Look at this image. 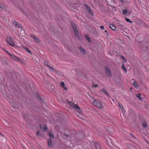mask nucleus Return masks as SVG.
<instances>
[{"label": "nucleus", "mask_w": 149, "mask_h": 149, "mask_svg": "<svg viewBox=\"0 0 149 149\" xmlns=\"http://www.w3.org/2000/svg\"><path fill=\"white\" fill-rule=\"evenodd\" d=\"M15 58H15L14 59L15 60L19 62H21V63H22L23 62V61H22L20 58H18L16 56Z\"/></svg>", "instance_id": "nucleus-13"}, {"label": "nucleus", "mask_w": 149, "mask_h": 149, "mask_svg": "<svg viewBox=\"0 0 149 149\" xmlns=\"http://www.w3.org/2000/svg\"><path fill=\"white\" fill-rule=\"evenodd\" d=\"M60 83L61 86L62 88H63L64 90H67V87L65 86L64 83L62 81H61Z\"/></svg>", "instance_id": "nucleus-7"}, {"label": "nucleus", "mask_w": 149, "mask_h": 149, "mask_svg": "<svg viewBox=\"0 0 149 149\" xmlns=\"http://www.w3.org/2000/svg\"><path fill=\"white\" fill-rule=\"evenodd\" d=\"M79 48L80 51L83 54L85 55L86 54V52L84 49L80 47Z\"/></svg>", "instance_id": "nucleus-6"}, {"label": "nucleus", "mask_w": 149, "mask_h": 149, "mask_svg": "<svg viewBox=\"0 0 149 149\" xmlns=\"http://www.w3.org/2000/svg\"><path fill=\"white\" fill-rule=\"evenodd\" d=\"M93 105L99 109H103L104 106L102 102L98 100L94 101L93 102Z\"/></svg>", "instance_id": "nucleus-1"}, {"label": "nucleus", "mask_w": 149, "mask_h": 149, "mask_svg": "<svg viewBox=\"0 0 149 149\" xmlns=\"http://www.w3.org/2000/svg\"><path fill=\"white\" fill-rule=\"evenodd\" d=\"M125 20L127 22L131 23H132V22H133L132 21L130 20L129 19L127 18H125Z\"/></svg>", "instance_id": "nucleus-25"}, {"label": "nucleus", "mask_w": 149, "mask_h": 149, "mask_svg": "<svg viewBox=\"0 0 149 149\" xmlns=\"http://www.w3.org/2000/svg\"><path fill=\"white\" fill-rule=\"evenodd\" d=\"M73 107L75 108L76 109L78 110L79 113L81 112V111L80 109V108L76 104H74Z\"/></svg>", "instance_id": "nucleus-8"}, {"label": "nucleus", "mask_w": 149, "mask_h": 149, "mask_svg": "<svg viewBox=\"0 0 149 149\" xmlns=\"http://www.w3.org/2000/svg\"><path fill=\"white\" fill-rule=\"evenodd\" d=\"M31 36L33 39L34 38V37H36L34 36L33 35H31Z\"/></svg>", "instance_id": "nucleus-38"}, {"label": "nucleus", "mask_w": 149, "mask_h": 149, "mask_svg": "<svg viewBox=\"0 0 149 149\" xmlns=\"http://www.w3.org/2000/svg\"><path fill=\"white\" fill-rule=\"evenodd\" d=\"M110 28L113 30H115L116 29V28L115 26L113 24H110L109 26Z\"/></svg>", "instance_id": "nucleus-14"}, {"label": "nucleus", "mask_w": 149, "mask_h": 149, "mask_svg": "<svg viewBox=\"0 0 149 149\" xmlns=\"http://www.w3.org/2000/svg\"><path fill=\"white\" fill-rule=\"evenodd\" d=\"M101 91L107 95L109 97V95L107 92V90L105 88H103L101 90Z\"/></svg>", "instance_id": "nucleus-9"}, {"label": "nucleus", "mask_w": 149, "mask_h": 149, "mask_svg": "<svg viewBox=\"0 0 149 149\" xmlns=\"http://www.w3.org/2000/svg\"><path fill=\"white\" fill-rule=\"evenodd\" d=\"M0 8L3 9H6V7L5 6L0 3Z\"/></svg>", "instance_id": "nucleus-17"}, {"label": "nucleus", "mask_w": 149, "mask_h": 149, "mask_svg": "<svg viewBox=\"0 0 149 149\" xmlns=\"http://www.w3.org/2000/svg\"><path fill=\"white\" fill-rule=\"evenodd\" d=\"M142 126L143 127H147V124L146 123L144 122L142 124Z\"/></svg>", "instance_id": "nucleus-22"}, {"label": "nucleus", "mask_w": 149, "mask_h": 149, "mask_svg": "<svg viewBox=\"0 0 149 149\" xmlns=\"http://www.w3.org/2000/svg\"><path fill=\"white\" fill-rule=\"evenodd\" d=\"M48 67L52 70H54V69H53V68L51 67L50 66H48Z\"/></svg>", "instance_id": "nucleus-36"}, {"label": "nucleus", "mask_w": 149, "mask_h": 149, "mask_svg": "<svg viewBox=\"0 0 149 149\" xmlns=\"http://www.w3.org/2000/svg\"><path fill=\"white\" fill-rule=\"evenodd\" d=\"M0 134L1 135H2V134L1 133H0Z\"/></svg>", "instance_id": "nucleus-44"}, {"label": "nucleus", "mask_w": 149, "mask_h": 149, "mask_svg": "<svg viewBox=\"0 0 149 149\" xmlns=\"http://www.w3.org/2000/svg\"><path fill=\"white\" fill-rule=\"evenodd\" d=\"M6 52L9 55H10V56H11L12 58H13L14 59L15 58H16L15 57H16V56L14 55H12V54L11 53H10V52H8V51H7V50H6Z\"/></svg>", "instance_id": "nucleus-11"}, {"label": "nucleus", "mask_w": 149, "mask_h": 149, "mask_svg": "<svg viewBox=\"0 0 149 149\" xmlns=\"http://www.w3.org/2000/svg\"><path fill=\"white\" fill-rule=\"evenodd\" d=\"M131 135H132V136L133 137H134V136H133V134H131Z\"/></svg>", "instance_id": "nucleus-42"}, {"label": "nucleus", "mask_w": 149, "mask_h": 149, "mask_svg": "<svg viewBox=\"0 0 149 149\" xmlns=\"http://www.w3.org/2000/svg\"><path fill=\"white\" fill-rule=\"evenodd\" d=\"M100 28L101 29L104 30V27L103 26H100Z\"/></svg>", "instance_id": "nucleus-34"}, {"label": "nucleus", "mask_w": 149, "mask_h": 149, "mask_svg": "<svg viewBox=\"0 0 149 149\" xmlns=\"http://www.w3.org/2000/svg\"><path fill=\"white\" fill-rule=\"evenodd\" d=\"M121 57L123 61L125 62H126V59L123 56H121Z\"/></svg>", "instance_id": "nucleus-28"}, {"label": "nucleus", "mask_w": 149, "mask_h": 149, "mask_svg": "<svg viewBox=\"0 0 149 149\" xmlns=\"http://www.w3.org/2000/svg\"><path fill=\"white\" fill-rule=\"evenodd\" d=\"M22 12H23V13H24V11H23Z\"/></svg>", "instance_id": "nucleus-43"}, {"label": "nucleus", "mask_w": 149, "mask_h": 149, "mask_svg": "<svg viewBox=\"0 0 149 149\" xmlns=\"http://www.w3.org/2000/svg\"><path fill=\"white\" fill-rule=\"evenodd\" d=\"M93 86L95 87H98V86L97 84H93Z\"/></svg>", "instance_id": "nucleus-33"}, {"label": "nucleus", "mask_w": 149, "mask_h": 149, "mask_svg": "<svg viewBox=\"0 0 149 149\" xmlns=\"http://www.w3.org/2000/svg\"><path fill=\"white\" fill-rule=\"evenodd\" d=\"M86 39L88 41V42H90L91 41V40L89 38V37L88 36H86Z\"/></svg>", "instance_id": "nucleus-21"}, {"label": "nucleus", "mask_w": 149, "mask_h": 149, "mask_svg": "<svg viewBox=\"0 0 149 149\" xmlns=\"http://www.w3.org/2000/svg\"><path fill=\"white\" fill-rule=\"evenodd\" d=\"M127 12V11L126 10H125L123 11V14H126Z\"/></svg>", "instance_id": "nucleus-32"}, {"label": "nucleus", "mask_w": 149, "mask_h": 149, "mask_svg": "<svg viewBox=\"0 0 149 149\" xmlns=\"http://www.w3.org/2000/svg\"><path fill=\"white\" fill-rule=\"evenodd\" d=\"M104 32L106 33H107V36H109V34H108V32H107V30H105L104 31Z\"/></svg>", "instance_id": "nucleus-37"}, {"label": "nucleus", "mask_w": 149, "mask_h": 149, "mask_svg": "<svg viewBox=\"0 0 149 149\" xmlns=\"http://www.w3.org/2000/svg\"><path fill=\"white\" fill-rule=\"evenodd\" d=\"M54 71L56 72H57V71L56 70H54Z\"/></svg>", "instance_id": "nucleus-41"}, {"label": "nucleus", "mask_w": 149, "mask_h": 149, "mask_svg": "<svg viewBox=\"0 0 149 149\" xmlns=\"http://www.w3.org/2000/svg\"><path fill=\"white\" fill-rule=\"evenodd\" d=\"M118 105L119 107L121 109L123 113H124L125 112V110L123 108V106L121 105L120 103H118Z\"/></svg>", "instance_id": "nucleus-12"}, {"label": "nucleus", "mask_w": 149, "mask_h": 149, "mask_svg": "<svg viewBox=\"0 0 149 149\" xmlns=\"http://www.w3.org/2000/svg\"><path fill=\"white\" fill-rule=\"evenodd\" d=\"M136 97L140 100H142V98L141 97V94L139 93L138 94L136 95Z\"/></svg>", "instance_id": "nucleus-19"}, {"label": "nucleus", "mask_w": 149, "mask_h": 149, "mask_svg": "<svg viewBox=\"0 0 149 149\" xmlns=\"http://www.w3.org/2000/svg\"><path fill=\"white\" fill-rule=\"evenodd\" d=\"M7 43L10 45L12 46H15V44L14 42L13 41V40L10 37H7Z\"/></svg>", "instance_id": "nucleus-2"}, {"label": "nucleus", "mask_w": 149, "mask_h": 149, "mask_svg": "<svg viewBox=\"0 0 149 149\" xmlns=\"http://www.w3.org/2000/svg\"><path fill=\"white\" fill-rule=\"evenodd\" d=\"M132 80H134V79H132Z\"/></svg>", "instance_id": "nucleus-45"}, {"label": "nucleus", "mask_w": 149, "mask_h": 149, "mask_svg": "<svg viewBox=\"0 0 149 149\" xmlns=\"http://www.w3.org/2000/svg\"><path fill=\"white\" fill-rule=\"evenodd\" d=\"M69 105L71 107H73L74 106V104L71 102H70L69 103Z\"/></svg>", "instance_id": "nucleus-27"}, {"label": "nucleus", "mask_w": 149, "mask_h": 149, "mask_svg": "<svg viewBox=\"0 0 149 149\" xmlns=\"http://www.w3.org/2000/svg\"><path fill=\"white\" fill-rule=\"evenodd\" d=\"M47 144L48 146L50 147H51L52 146V141L50 139H49L48 141Z\"/></svg>", "instance_id": "nucleus-10"}, {"label": "nucleus", "mask_w": 149, "mask_h": 149, "mask_svg": "<svg viewBox=\"0 0 149 149\" xmlns=\"http://www.w3.org/2000/svg\"><path fill=\"white\" fill-rule=\"evenodd\" d=\"M49 136L52 138H54V136L53 135L52 133L51 132H50L49 133Z\"/></svg>", "instance_id": "nucleus-24"}, {"label": "nucleus", "mask_w": 149, "mask_h": 149, "mask_svg": "<svg viewBox=\"0 0 149 149\" xmlns=\"http://www.w3.org/2000/svg\"><path fill=\"white\" fill-rule=\"evenodd\" d=\"M63 2H65V1H67V0H62Z\"/></svg>", "instance_id": "nucleus-40"}, {"label": "nucleus", "mask_w": 149, "mask_h": 149, "mask_svg": "<svg viewBox=\"0 0 149 149\" xmlns=\"http://www.w3.org/2000/svg\"><path fill=\"white\" fill-rule=\"evenodd\" d=\"M105 72L107 75L109 77H111V73L110 69L109 68L107 67H105Z\"/></svg>", "instance_id": "nucleus-4"}, {"label": "nucleus", "mask_w": 149, "mask_h": 149, "mask_svg": "<svg viewBox=\"0 0 149 149\" xmlns=\"http://www.w3.org/2000/svg\"><path fill=\"white\" fill-rule=\"evenodd\" d=\"M17 23V22L15 20L12 21V23L14 26H15Z\"/></svg>", "instance_id": "nucleus-29"}, {"label": "nucleus", "mask_w": 149, "mask_h": 149, "mask_svg": "<svg viewBox=\"0 0 149 149\" xmlns=\"http://www.w3.org/2000/svg\"><path fill=\"white\" fill-rule=\"evenodd\" d=\"M43 130L45 131H46L47 130V128L46 126H43Z\"/></svg>", "instance_id": "nucleus-30"}, {"label": "nucleus", "mask_w": 149, "mask_h": 149, "mask_svg": "<svg viewBox=\"0 0 149 149\" xmlns=\"http://www.w3.org/2000/svg\"><path fill=\"white\" fill-rule=\"evenodd\" d=\"M0 8L3 9H6V7L5 6L0 3Z\"/></svg>", "instance_id": "nucleus-16"}, {"label": "nucleus", "mask_w": 149, "mask_h": 149, "mask_svg": "<svg viewBox=\"0 0 149 149\" xmlns=\"http://www.w3.org/2000/svg\"><path fill=\"white\" fill-rule=\"evenodd\" d=\"M38 99L40 100L41 102H43V100L40 97L39 95H38Z\"/></svg>", "instance_id": "nucleus-31"}, {"label": "nucleus", "mask_w": 149, "mask_h": 149, "mask_svg": "<svg viewBox=\"0 0 149 149\" xmlns=\"http://www.w3.org/2000/svg\"><path fill=\"white\" fill-rule=\"evenodd\" d=\"M40 131H38L37 132V135H38L39 134H40Z\"/></svg>", "instance_id": "nucleus-39"}, {"label": "nucleus", "mask_w": 149, "mask_h": 149, "mask_svg": "<svg viewBox=\"0 0 149 149\" xmlns=\"http://www.w3.org/2000/svg\"><path fill=\"white\" fill-rule=\"evenodd\" d=\"M133 85L135 87H137L138 86V85L137 83L135 81H134L133 83Z\"/></svg>", "instance_id": "nucleus-18"}, {"label": "nucleus", "mask_w": 149, "mask_h": 149, "mask_svg": "<svg viewBox=\"0 0 149 149\" xmlns=\"http://www.w3.org/2000/svg\"><path fill=\"white\" fill-rule=\"evenodd\" d=\"M84 6L86 8V10L89 12V13L91 14L92 15H94L93 13L92 10L90 7L86 4H84Z\"/></svg>", "instance_id": "nucleus-3"}, {"label": "nucleus", "mask_w": 149, "mask_h": 149, "mask_svg": "<svg viewBox=\"0 0 149 149\" xmlns=\"http://www.w3.org/2000/svg\"><path fill=\"white\" fill-rule=\"evenodd\" d=\"M44 64H45V65L47 66L48 67V66H49V65H48V63L47 62H45L44 63Z\"/></svg>", "instance_id": "nucleus-35"}, {"label": "nucleus", "mask_w": 149, "mask_h": 149, "mask_svg": "<svg viewBox=\"0 0 149 149\" xmlns=\"http://www.w3.org/2000/svg\"><path fill=\"white\" fill-rule=\"evenodd\" d=\"M15 27H17L19 28H22V26L20 24H19L18 22L17 23V24H16V25L15 26Z\"/></svg>", "instance_id": "nucleus-15"}, {"label": "nucleus", "mask_w": 149, "mask_h": 149, "mask_svg": "<svg viewBox=\"0 0 149 149\" xmlns=\"http://www.w3.org/2000/svg\"><path fill=\"white\" fill-rule=\"evenodd\" d=\"M121 68L125 72V73H126L127 71V70L123 64Z\"/></svg>", "instance_id": "nucleus-20"}, {"label": "nucleus", "mask_w": 149, "mask_h": 149, "mask_svg": "<svg viewBox=\"0 0 149 149\" xmlns=\"http://www.w3.org/2000/svg\"><path fill=\"white\" fill-rule=\"evenodd\" d=\"M23 48L25 49L29 53L31 54V52L29 50V49L27 47H24Z\"/></svg>", "instance_id": "nucleus-23"}, {"label": "nucleus", "mask_w": 149, "mask_h": 149, "mask_svg": "<svg viewBox=\"0 0 149 149\" xmlns=\"http://www.w3.org/2000/svg\"><path fill=\"white\" fill-rule=\"evenodd\" d=\"M34 40L37 42H40V40L38 39L36 37H34Z\"/></svg>", "instance_id": "nucleus-26"}, {"label": "nucleus", "mask_w": 149, "mask_h": 149, "mask_svg": "<svg viewBox=\"0 0 149 149\" xmlns=\"http://www.w3.org/2000/svg\"><path fill=\"white\" fill-rule=\"evenodd\" d=\"M72 28L74 31V32L75 35V36L77 37H78V32L77 29V27L75 25H74L72 26Z\"/></svg>", "instance_id": "nucleus-5"}]
</instances>
